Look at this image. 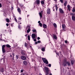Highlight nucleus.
Segmentation results:
<instances>
[{
    "label": "nucleus",
    "mask_w": 75,
    "mask_h": 75,
    "mask_svg": "<svg viewBox=\"0 0 75 75\" xmlns=\"http://www.w3.org/2000/svg\"><path fill=\"white\" fill-rule=\"evenodd\" d=\"M63 64L64 66H70V63L68 62H67L66 60H64L63 62Z\"/></svg>",
    "instance_id": "nucleus-1"
},
{
    "label": "nucleus",
    "mask_w": 75,
    "mask_h": 75,
    "mask_svg": "<svg viewBox=\"0 0 75 75\" xmlns=\"http://www.w3.org/2000/svg\"><path fill=\"white\" fill-rule=\"evenodd\" d=\"M44 69L46 71L45 72L46 75H48V71H49V69L47 67H45ZM49 75H52L51 73H50Z\"/></svg>",
    "instance_id": "nucleus-2"
},
{
    "label": "nucleus",
    "mask_w": 75,
    "mask_h": 75,
    "mask_svg": "<svg viewBox=\"0 0 75 75\" xmlns=\"http://www.w3.org/2000/svg\"><path fill=\"white\" fill-rule=\"evenodd\" d=\"M4 62H5V59L4 58L3 59H1L0 61V63L1 64H4V65H5L6 64L4 63Z\"/></svg>",
    "instance_id": "nucleus-3"
},
{
    "label": "nucleus",
    "mask_w": 75,
    "mask_h": 75,
    "mask_svg": "<svg viewBox=\"0 0 75 75\" xmlns=\"http://www.w3.org/2000/svg\"><path fill=\"white\" fill-rule=\"evenodd\" d=\"M42 60H43V62H44V63H45L46 64H47L48 63V62L47 60L45 58H42Z\"/></svg>",
    "instance_id": "nucleus-4"
},
{
    "label": "nucleus",
    "mask_w": 75,
    "mask_h": 75,
    "mask_svg": "<svg viewBox=\"0 0 75 75\" xmlns=\"http://www.w3.org/2000/svg\"><path fill=\"white\" fill-rule=\"evenodd\" d=\"M27 29H28V30H27V33H29L30 31H31L30 26L29 25H28L27 26Z\"/></svg>",
    "instance_id": "nucleus-5"
},
{
    "label": "nucleus",
    "mask_w": 75,
    "mask_h": 75,
    "mask_svg": "<svg viewBox=\"0 0 75 75\" xmlns=\"http://www.w3.org/2000/svg\"><path fill=\"white\" fill-rule=\"evenodd\" d=\"M24 45L25 47L28 49L29 48H30L29 46H30V45H29L28 44L26 43H25Z\"/></svg>",
    "instance_id": "nucleus-6"
},
{
    "label": "nucleus",
    "mask_w": 75,
    "mask_h": 75,
    "mask_svg": "<svg viewBox=\"0 0 75 75\" xmlns=\"http://www.w3.org/2000/svg\"><path fill=\"white\" fill-rule=\"evenodd\" d=\"M21 59L23 60H25L26 59V57L25 56L23 55L21 57Z\"/></svg>",
    "instance_id": "nucleus-7"
},
{
    "label": "nucleus",
    "mask_w": 75,
    "mask_h": 75,
    "mask_svg": "<svg viewBox=\"0 0 75 75\" xmlns=\"http://www.w3.org/2000/svg\"><path fill=\"white\" fill-rule=\"evenodd\" d=\"M62 27L63 28V31H65V28H66V26L65 25H62Z\"/></svg>",
    "instance_id": "nucleus-8"
},
{
    "label": "nucleus",
    "mask_w": 75,
    "mask_h": 75,
    "mask_svg": "<svg viewBox=\"0 0 75 75\" xmlns=\"http://www.w3.org/2000/svg\"><path fill=\"white\" fill-rule=\"evenodd\" d=\"M36 35L34 33H33L32 35V37L33 39H34L35 38Z\"/></svg>",
    "instance_id": "nucleus-9"
},
{
    "label": "nucleus",
    "mask_w": 75,
    "mask_h": 75,
    "mask_svg": "<svg viewBox=\"0 0 75 75\" xmlns=\"http://www.w3.org/2000/svg\"><path fill=\"white\" fill-rule=\"evenodd\" d=\"M43 11H42L40 12L39 13V14L40 16V18H42V13Z\"/></svg>",
    "instance_id": "nucleus-10"
},
{
    "label": "nucleus",
    "mask_w": 75,
    "mask_h": 75,
    "mask_svg": "<svg viewBox=\"0 0 75 75\" xmlns=\"http://www.w3.org/2000/svg\"><path fill=\"white\" fill-rule=\"evenodd\" d=\"M21 54L22 55H25V51L23 50H22L21 51Z\"/></svg>",
    "instance_id": "nucleus-11"
},
{
    "label": "nucleus",
    "mask_w": 75,
    "mask_h": 75,
    "mask_svg": "<svg viewBox=\"0 0 75 75\" xmlns=\"http://www.w3.org/2000/svg\"><path fill=\"white\" fill-rule=\"evenodd\" d=\"M47 13L48 14H50L51 13V11H50V9L48 8L47 9Z\"/></svg>",
    "instance_id": "nucleus-12"
},
{
    "label": "nucleus",
    "mask_w": 75,
    "mask_h": 75,
    "mask_svg": "<svg viewBox=\"0 0 75 75\" xmlns=\"http://www.w3.org/2000/svg\"><path fill=\"white\" fill-rule=\"evenodd\" d=\"M59 11L60 13H61L62 14H63V13H64V11H63V10H62L61 8H60Z\"/></svg>",
    "instance_id": "nucleus-13"
},
{
    "label": "nucleus",
    "mask_w": 75,
    "mask_h": 75,
    "mask_svg": "<svg viewBox=\"0 0 75 75\" xmlns=\"http://www.w3.org/2000/svg\"><path fill=\"white\" fill-rule=\"evenodd\" d=\"M67 8L69 11H71V6L69 5H67Z\"/></svg>",
    "instance_id": "nucleus-14"
},
{
    "label": "nucleus",
    "mask_w": 75,
    "mask_h": 75,
    "mask_svg": "<svg viewBox=\"0 0 75 75\" xmlns=\"http://www.w3.org/2000/svg\"><path fill=\"white\" fill-rule=\"evenodd\" d=\"M41 50L42 51H43V52H44L45 51V47H42L41 49Z\"/></svg>",
    "instance_id": "nucleus-15"
},
{
    "label": "nucleus",
    "mask_w": 75,
    "mask_h": 75,
    "mask_svg": "<svg viewBox=\"0 0 75 75\" xmlns=\"http://www.w3.org/2000/svg\"><path fill=\"white\" fill-rule=\"evenodd\" d=\"M53 37L54 39H55V40H57V36L56 35H53Z\"/></svg>",
    "instance_id": "nucleus-16"
},
{
    "label": "nucleus",
    "mask_w": 75,
    "mask_h": 75,
    "mask_svg": "<svg viewBox=\"0 0 75 75\" xmlns=\"http://www.w3.org/2000/svg\"><path fill=\"white\" fill-rule=\"evenodd\" d=\"M23 63L25 65H27V61H24L23 62Z\"/></svg>",
    "instance_id": "nucleus-17"
},
{
    "label": "nucleus",
    "mask_w": 75,
    "mask_h": 75,
    "mask_svg": "<svg viewBox=\"0 0 75 75\" xmlns=\"http://www.w3.org/2000/svg\"><path fill=\"white\" fill-rule=\"evenodd\" d=\"M33 33H35V34H37V31L35 29H33L32 30Z\"/></svg>",
    "instance_id": "nucleus-18"
},
{
    "label": "nucleus",
    "mask_w": 75,
    "mask_h": 75,
    "mask_svg": "<svg viewBox=\"0 0 75 75\" xmlns=\"http://www.w3.org/2000/svg\"><path fill=\"white\" fill-rule=\"evenodd\" d=\"M72 19L73 20V21H75V16H74L73 15H72Z\"/></svg>",
    "instance_id": "nucleus-19"
},
{
    "label": "nucleus",
    "mask_w": 75,
    "mask_h": 75,
    "mask_svg": "<svg viewBox=\"0 0 75 75\" xmlns=\"http://www.w3.org/2000/svg\"><path fill=\"white\" fill-rule=\"evenodd\" d=\"M17 10L18 13H19V14H21V10L19 8H18L17 9Z\"/></svg>",
    "instance_id": "nucleus-20"
},
{
    "label": "nucleus",
    "mask_w": 75,
    "mask_h": 75,
    "mask_svg": "<svg viewBox=\"0 0 75 75\" xmlns=\"http://www.w3.org/2000/svg\"><path fill=\"white\" fill-rule=\"evenodd\" d=\"M0 72H4V69L2 68L1 69H0Z\"/></svg>",
    "instance_id": "nucleus-21"
},
{
    "label": "nucleus",
    "mask_w": 75,
    "mask_h": 75,
    "mask_svg": "<svg viewBox=\"0 0 75 75\" xmlns=\"http://www.w3.org/2000/svg\"><path fill=\"white\" fill-rule=\"evenodd\" d=\"M43 26L45 28H47V25L45 24L43 25Z\"/></svg>",
    "instance_id": "nucleus-22"
},
{
    "label": "nucleus",
    "mask_w": 75,
    "mask_h": 75,
    "mask_svg": "<svg viewBox=\"0 0 75 75\" xmlns=\"http://www.w3.org/2000/svg\"><path fill=\"white\" fill-rule=\"evenodd\" d=\"M36 3L37 4H40V1L39 0H37L36 1Z\"/></svg>",
    "instance_id": "nucleus-23"
},
{
    "label": "nucleus",
    "mask_w": 75,
    "mask_h": 75,
    "mask_svg": "<svg viewBox=\"0 0 75 75\" xmlns=\"http://www.w3.org/2000/svg\"><path fill=\"white\" fill-rule=\"evenodd\" d=\"M53 25L54 27H55L56 28H57V24H56L55 23H54L53 24Z\"/></svg>",
    "instance_id": "nucleus-24"
},
{
    "label": "nucleus",
    "mask_w": 75,
    "mask_h": 75,
    "mask_svg": "<svg viewBox=\"0 0 75 75\" xmlns=\"http://www.w3.org/2000/svg\"><path fill=\"white\" fill-rule=\"evenodd\" d=\"M7 47H8V48H10L11 47L10 46V45H5Z\"/></svg>",
    "instance_id": "nucleus-25"
},
{
    "label": "nucleus",
    "mask_w": 75,
    "mask_h": 75,
    "mask_svg": "<svg viewBox=\"0 0 75 75\" xmlns=\"http://www.w3.org/2000/svg\"><path fill=\"white\" fill-rule=\"evenodd\" d=\"M6 21L7 23H9L10 22V20L8 18L6 19Z\"/></svg>",
    "instance_id": "nucleus-26"
},
{
    "label": "nucleus",
    "mask_w": 75,
    "mask_h": 75,
    "mask_svg": "<svg viewBox=\"0 0 75 75\" xmlns=\"http://www.w3.org/2000/svg\"><path fill=\"white\" fill-rule=\"evenodd\" d=\"M55 7H56V11H57V10H58V7H57V4H56V5L55 6Z\"/></svg>",
    "instance_id": "nucleus-27"
},
{
    "label": "nucleus",
    "mask_w": 75,
    "mask_h": 75,
    "mask_svg": "<svg viewBox=\"0 0 75 75\" xmlns=\"http://www.w3.org/2000/svg\"><path fill=\"white\" fill-rule=\"evenodd\" d=\"M67 3H68L67 1L65 2V3L64 4V6H67Z\"/></svg>",
    "instance_id": "nucleus-28"
},
{
    "label": "nucleus",
    "mask_w": 75,
    "mask_h": 75,
    "mask_svg": "<svg viewBox=\"0 0 75 75\" xmlns=\"http://www.w3.org/2000/svg\"><path fill=\"white\" fill-rule=\"evenodd\" d=\"M28 40H30V35H28Z\"/></svg>",
    "instance_id": "nucleus-29"
},
{
    "label": "nucleus",
    "mask_w": 75,
    "mask_h": 75,
    "mask_svg": "<svg viewBox=\"0 0 75 75\" xmlns=\"http://www.w3.org/2000/svg\"><path fill=\"white\" fill-rule=\"evenodd\" d=\"M2 50L3 53H4L6 52V51L5 50H4V49H2Z\"/></svg>",
    "instance_id": "nucleus-30"
},
{
    "label": "nucleus",
    "mask_w": 75,
    "mask_h": 75,
    "mask_svg": "<svg viewBox=\"0 0 75 75\" xmlns=\"http://www.w3.org/2000/svg\"><path fill=\"white\" fill-rule=\"evenodd\" d=\"M71 63L72 65H73V64H74V60H71Z\"/></svg>",
    "instance_id": "nucleus-31"
},
{
    "label": "nucleus",
    "mask_w": 75,
    "mask_h": 75,
    "mask_svg": "<svg viewBox=\"0 0 75 75\" xmlns=\"http://www.w3.org/2000/svg\"><path fill=\"white\" fill-rule=\"evenodd\" d=\"M4 48H5V45H3L2 46V49H4Z\"/></svg>",
    "instance_id": "nucleus-32"
},
{
    "label": "nucleus",
    "mask_w": 75,
    "mask_h": 75,
    "mask_svg": "<svg viewBox=\"0 0 75 75\" xmlns=\"http://www.w3.org/2000/svg\"><path fill=\"white\" fill-rule=\"evenodd\" d=\"M64 42L66 44H68L69 43V42H68L67 40L64 41Z\"/></svg>",
    "instance_id": "nucleus-33"
},
{
    "label": "nucleus",
    "mask_w": 75,
    "mask_h": 75,
    "mask_svg": "<svg viewBox=\"0 0 75 75\" xmlns=\"http://www.w3.org/2000/svg\"><path fill=\"white\" fill-rule=\"evenodd\" d=\"M41 4H44V1H41Z\"/></svg>",
    "instance_id": "nucleus-34"
},
{
    "label": "nucleus",
    "mask_w": 75,
    "mask_h": 75,
    "mask_svg": "<svg viewBox=\"0 0 75 75\" xmlns=\"http://www.w3.org/2000/svg\"><path fill=\"white\" fill-rule=\"evenodd\" d=\"M39 25H40V27H42V23H39Z\"/></svg>",
    "instance_id": "nucleus-35"
},
{
    "label": "nucleus",
    "mask_w": 75,
    "mask_h": 75,
    "mask_svg": "<svg viewBox=\"0 0 75 75\" xmlns=\"http://www.w3.org/2000/svg\"><path fill=\"white\" fill-rule=\"evenodd\" d=\"M72 12H75V9L74 8H73V9L72 10Z\"/></svg>",
    "instance_id": "nucleus-36"
},
{
    "label": "nucleus",
    "mask_w": 75,
    "mask_h": 75,
    "mask_svg": "<svg viewBox=\"0 0 75 75\" xmlns=\"http://www.w3.org/2000/svg\"><path fill=\"white\" fill-rule=\"evenodd\" d=\"M23 71H24V70L23 69H21V73H23Z\"/></svg>",
    "instance_id": "nucleus-37"
},
{
    "label": "nucleus",
    "mask_w": 75,
    "mask_h": 75,
    "mask_svg": "<svg viewBox=\"0 0 75 75\" xmlns=\"http://www.w3.org/2000/svg\"><path fill=\"white\" fill-rule=\"evenodd\" d=\"M21 8H23H23H25V7H24V6H23L22 5L21 6Z\"/></svg>",
    "instance_id": "nucleus-38"
},
{
    "label": "nucleus",
    "mask_w": 75,
    "mask_h": 75,
    "mask_svg": "<svg viewBox=\"0 0 75 75\" xmlns=\"http://www.w3.org/2000/svg\"><path fill=\"white\" fill-rule=\"evenodd\" d=\"M16 59H18V55H16Z\"/></svg>",
    "instance_id": "nucleus-39"
},
{
    "label": "nucleus",
    "mask_w": 75,
    "mask_h": 75,
    "mask_svg": "<svg viewBox=\"0 0 75 75\" xmlns=\"http://www.w3.org/2000/svg\"><path fill=\"white\" fill-rule=\"evenodd\" d=\"M14 20H15L17 22V23H18V22H17V19L16 18H14Z\"/></svg>",
    "instance_id": "nucleus-40"
},
{
    "label": "nucleus",
    "mask_w": 75,
    "mask_h": 75,
    "mask_svg": "<svg viewBox=\"0 0 75 75\" xmlns=\"http://www.w3.org/2000/svg\"><path fill=\"white\" fill-rule=\"evenodd\" d=\"M60 1H61L62 3H63V0H60Z\"/></svg>",
    "instance_id": "nucleus-41"
},
{
    "label": "nucleus",
    "mask_w": 75,
    "mask_h": 75,
    "mask_svg": "<svg viewBox=\"0 0 75 75\" xmlns=\"http://www.w3.org/2000/svg\"><path fill=\"white\" fill-rule=\"evenodd\" d=\"M48 66L49 67H51V64H49Z\"/></svg>",
    "instance_id": "nucleus-42"
},
{
    "label": "nucleus",
    "mask_w": 75,
    "mask_h": 75,
    "mask_svg": "<svg viewBox=\"0 0 75 75\" xmlns=\"http://www.w3.org/2000/svg\"><path fill=\"white\" fill-rule=\"evenodd\" d=\"M41 42V41L39 40L38 41V43H40Z\"/></svg>",
    "instance_id": "nucleus-43"
},
{
    "label": "nucleus",
    "mask_w": 75,
    "mask_h": 75,
    "mask_svg": "<svg viewBox=\"0 0 75 75\" xmlns=\"http://www.w3.org/2000/svg\"><path fill=\"white\" fill-rule=\"evenodd\" d=\"M29 47H30V48L31 50H32V46H31V45H30V46H29Z\"/></svg>",
    "instance_id": "nucleus-44"
},
{
    "label": "nucleus",
    "mask_w": 75,
    "mask_h": 75,
    "mask_svg": "<svg viewBox=\"0 0 75 75\" xmlns=\"http://www.w3.org/2000/svg\"><path fill=\"white\" fill-rule=\"evenodd\" d=\"M56 54H57V55H58V56H59V53L58 52H56Z\"/></svg>",
    "instance_id": "nucleus-45"
},
{
    "label": "nucleus",
    "mask_w": 75,
    "mask_h": 75,
    "mask_svg": "<svg viewBox=\"0 0 75 75\" xmlns=\"http://www.w3.org/2000/svg\"><path fill=\"white\" fill-rule=\"evenodd\" d=\"M12 55L13 57H14L15 55H14V54L13 53L12 54Z\"/></svg>",
    "instance_id": "nucleus-46"
},
{
    "label": "nucleus",
    "mask_w": 75,
    "mask_h": 75,
    "mask_svg": "<svg viewBox=\"0 0 75 75\" xmlns=\"http://www.w3.org/2000/svg\"><path fill=\"white\" fill-rule=\"evenodd\" d=\"M40 39V38L39 37H38L37 39L38 40Z\"/></svg>",
    "instance_id": "nucleus-47"
},
{
    "label": "nucleus",
    "mask_w": 75,
    "mask_h": 75,
    "mask_svg": "<svg viewBox=\"0 0 75 75\" xmlns=\"http://www.w3.org/2000/svg\"><path fill=\"white\" fill-rule=\"evenodd\" d=\"M19 20H21V18H19Z\"/></svg>",
    "instance_id": "nucleus-48"
},
{
    "label": "nucleus",
    "mask_w": 75,
    "mask_h": 75,
    "mask_svg": "<svg viewBox=\"0 0 75 75\" xmlns=\"http://www.w3.org/2000/svg\"><path fill=\"white\" fill-rule=\"evenodd\" d=\"M2 7V6L1 5V4H0V7Z\"/></svg>",
    "instance_id": "nucleus-49"
},
{
    "label": "nucleus",
    "mask_w": 75,
    "mask_h": 75,
    "mask_svg": "<svg viewBox=\"0 0 75 75\" xmlns=\"http://www.w3.org/2000/svg\"><path fill=\"white\" fill-rule=\"evenodd\" d=\"M18 28H20V25H18Z\"/></svg>",
    "instance_id": "nucleus-50"
},
{
    "label": "nucleus",
    "mask_w": 75,
    "mask_h": 75,
    "mask_svg": "<svg viewBox=\"0 0 75 75\" xmlns=\"http://www.w3.org/2000/svg\"><path fill=\"white\" fill-rule=\"evenodd\" d=\"M35 44H38V42H35Z\"/></svg>",
    "instance_id": "nucleus-51"
},
{
    "label": "nucleus",
    "mask_w": 75,
    "mask_h": 75,
    "mask_svg": "<svg viewBox=\"0 0 75 75\" xmlns=\"http://www.w3.org/2000/svg\"><path fill=\"white\" fill-rule=\"evenodd\" d=\"M70 15L72 16V15H74V14L72 13H70Z\"/></svg>",
    "instance_id": "nucleus-52"
},
{
    "label": "nucleus",
    "mask_w": 75,
    "mask_h": 75,
    "mask_svg": "<svg viewBox=\"0 0 75 75\" xmlns=\"http://www.w3.org/2000/svg\"><path fill=\"white\" fill-rule=\"evenodd\" d=\"M11 10H13V6H11Z\"/></svg>",
    "instance_id": "nucleus-53"
},
{
    "label": "nucleus",
    "mask_w": 75,
    "mask_h": 75,
    "mask_svg": "<svg viewBox=\"0 0 75 75\" xmlns=\"http://www.w3.org/2000/svg\"><path fill=\"white\" fill-rule=\"evenodd\" d=\"M6 26H8V23H6Z\"/></svg>",
    "instance_id": "nucleus-54"
},
{
    "label": "nucleus",
    "mask_w": 75,
    "mask_h": 75,
    "mask_svg": "<svg viewBox=\"0 0 75 75\" xmlns=\"http://www.w3.org/2000/svg\"><path fill=\"white\" fill-rule=\"evenodd\" d=\"M34 41H37V40L35 39H34Z\"/></svg>",
    "instance_id": "nucleus-55"
},
{
    "label": "nucleus",
    "mask_w": 75,
    "mask_h": 75,
    "mask_svg": "<svg viewBox=\"0 0 75 75\" xmlns=\"http://www.w3.org/2000/svg\"><path fill=\"white\" fill-rule=\"evenodd\" d=\"M40 21H39L38 22V23H39V24H40V23H40Z\"/></svg>",
    "instance_id": "nucleus-56"
},
{
    "label": "nucleus",
    "mask_w": 75,
    "mask_h": 75,
    "mask_svg": "<svg viewBox=\"0 0 75 75\" xmlns=\"http://www.w3.org/2000/svg\"><path fill=\"white\" fill-rule=\"evenodd\" d=\"M12 59L13 60H14V57H13L12 58Z\"/></svg>",
    "instance_id": "nucleus-57"
},
{
    "label": "nucleus",
    "mask_w": 75,
    "mask_h": 75,
    "mask_svg": "<svg viewBox=\"0 0 75 75\" xmlns=\"http://www.w3.org/2000/svg\"><path fill=\"white\" fill-rule=\"evenodd\" d=\"M59 53L60 54V55H62V54H61V52H59Z\"/></svg>",
    "instance_id": "nucleus-58"
},
{
    "label": "nucleus",
    "mask_w": 75,
    "mask_h": 75,
    "mask_svg": "<svg viewBox=\"0 0 75 75\" xmlns=\"http://www.w3.org/2000/svg\"><path fill=\"white\" fill-rule=\"evenodd\" d=\"M13 18H16V16H13Z\"/></svg>",
    "instance_id": "nucleus-59"
},
{
    "label": "nucleus",
    "mask_w": 75,
    "mask_h": 75,
    "mask_svg": "<svg viewBox=\"0 0 75 75\" xmlns=\"http://www.w3.org/2000/svg\"><path fill=\"white\" fill-rule=\"evenodd\" d=\"M55 1V3H57V0H54Z\"/></svg>",
    "instance_id": "nucleus-60"
},
{
    "label": "nucleus",
    "mask_w": 75,
    "mask_h": 75,
    "mask_svg": "<svg viewBox=\"0 0 75 75\" xmlns=\"http://www.w3.org/2000/svg\"><path fill=\"white\" fill-rule=\"evenodd\" d=\"M10 57H12V55H10Z\"/></svg>",
    "instance_id": "nucleus-61"
},
{
    "label": "nucleus",
    "mask_w": 75,
    "mask_h": 75,
    "mask_svg": "<svg viewBox=\"0 0 75 75\" xmlns=\"http://www.w3.org/2000/svg\"><path fill=\"white\" fill-rule=\"evenodd\" d=\"M25 37H27V35H25Z\"/></svg>",
    "instance_id": "nucleus-62"
},
{
    "label": "nucleus",
    "mask_w": 75,
    "mask_h": 75,
    "mask_svg": "<svg viewBox=\"0 0 75 75\" xmlns=\"http://www.w3.org/2000/svg\"><path fill=\"white\" fill-rule=\"evenodd\" d=\"M18 24L19 25V24H21V23H18Z\"/></svg>",
    "instance_id": "nucleus-63"
},
{
    "label": "nucleus",
    "mask_w": 75,
    "mask_h": 75,
    "mask_svg": "<svg viewBox=\"0 0 75 75\" xmlns=\"http://www.w3.org/2000/svg\"><path fill=\"white\" fill-rule=\"evenodd\" d=\"M39 75H42V74H41V73H40Z\"/></svg>",
    "instance_id": "nucleus-64"
}]
</instances>
